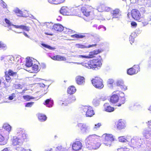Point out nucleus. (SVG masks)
Here are the masks:
<instances>
[{
	"instance_id": "1",
	"label": "nucleus",
	"mask_w": 151,
	"mask_h": 151,
	"mask_svg": "<svg viewBox=\"0 0 151 151\" xmlns=\"http://www.w3.org/2000/svg\"><path fill=\"white\" fill-rule=\"evenodd\" d=\"M99 138V137L95 134L89 136L85 140L86 147L91 150L98 149L101 145L98 142Z\"/></svg>"
},
{
	"instance_id": "2",
	"label": "nucleus",
	"mask_w": 151,
	"mask_h": 151,
	"mask_svg": "<svg viewBox=\"0 0 151 151\" xmlns=\"http://www.w3.org/2000/svg\"><path fill=\"white\" fill-rule=\"evenodd\" d=\"M17 135L19 138L16 137H14L12 140V145L14 146H21L22 144V141L21 139H26L27 137L26 132L21 128H18L16 130Z\"/></svg>"
},
{
	"instance_id": "3",
	"label": "nucleus",
	"mask_w": 151,
	"mask_h": 151,
	"mask_svg": "<svg viewBox=\"0 0 151 151\" xmlns=\"http://www.w3.org/2000/svg\"><path fill=\"white\" fill-rule=\"evenodd\" d=\"M102 61V59L100 57L99 58L93 59L88 63H83L82 65L88 69L97 70L99 69L101 66Z\"/></svg>"
},
{
	"instance_id": "4",
	"label": "nucleus",
	"mask_w": 151,
	"mask_h": 151,
	"mask_svg": "<svg viewBox=\"0 0 151 151\" xmlns=\"http://www.w3.org/2000/svg\"><path fill=\"white\" fill-rule=\"evenodd\" d=\"M143 139H142L139 137H134L132 139L129 140L128 144L132 147L134 148H137L139 149V151H142V148L144 146V143H143Z\"/></svg>"
},
{
	"instance_id": "5",
	"label": "nucleus",
	"mask_w": 151,
	"mask_h": 151,
	"mask_svg": "<svg viewBox=\"0 0 151 151\" xmlns=\"http://www.w3.org/2000/svg\"><path fill=\"white\" fill-rule=\"evenodd\" d=\"M102 137L104 138V144L107 146L110 147L115 140L114 137L111 134H104Z\"/></svg>"
},
{
	"instance_id": "6",
	"label": "nucleus",
	"mask_w": 151,
	"mask_h": 151,
	"mask_svg": "<svg viewBox=\"0 0 151 151\" xmlns=\"http://www.w3.org/2000/svg\"><path fill=\"white\" fill-rule=\"evenodd\" d=\"M78 127L80 129L81 133L84 134L89 133L91 130V127L90 125L84 123H78Z\"/></svg>"
},
{
	"instance_id": "7",
	"label": "nucleus",
	"mask_w": 151,
	"mask_h": 151,
	"mask_svg": "<svg viewBox=\"0 0 151 151\" xmlns=\"http://www.w3.org/2000/svg\"><path fill=\"white\" fill-rule=\"evenodd\" d=\"M60 13L64 15H74L76 14L74 9L69 8L67 6H63L60 10Z\"/></svg>"
},
{
	"instance_id": "8",
	"label": "nucleus",
	"mask_w": 151,
	"mask_h": 151,
	"mask_svg": "<svg viewBox=\"0 0 151 151\" xmlns=\"http://www.w3.org/2000/svg\"><path fill=\"white\" fill-rule=\"evenodd\" d=\"M81 112L85 114L87 117H91L94 114L92 108L86 106L82 107Z\"/></svg>"
},
{
	"instance_id": "9",
	"label": "nucleus",
	"mask_w": 151,
	"mask_h": 151,
	"mask_svg": "<svg viewBox=\"0 0 151 151\" xmlns=\"http://www.w3.org/2000/svg\"><path fill=\"white\" fill-rule=\"evenodd\" d=\"M91 82L93 85L97 88L101 89L104 86L103 84V80L100 78L96 77L93 79Z\"/></svg>"
},
{
	"instance_id": "10",
	"label": "nucleus",
	"mask_w": 151,
	"mask_h": 151,
	"mask_svg": "<svg viewBox=\"0 0 151 151\" xmlns=\"http://www.w3.org/2000/svg\"><path fill=\"white\" fill-rule=\"evenodd\" d=\"M46 25L48 28H52V30L54 32H61L63 31V27L60 24H55L53 25L51 23H46Z\"/></svg>"
},
{
	"instance_id": "11",
	"label": "nucleus",
	"mask_w": 151,
	"mask_h": 151,
	"mask_svg": "<svg viewBox=\"0 0 151 151\" xmlns=\"http://www.w3.org/2000/svg\"><path fill=\"white\" fill-rule=\"evenodd\" d=\"M146 124L148 128L143 131V135L146 139H148L151 137V120L146 122Z\"/></svg>"
},
{
	"instance_id": "12",
	"label": "nucleus",
	"mask_w": 151,
	"mask_h": 151,
	"mask_svg": "<svg viewBox=\"0 0 151 151\" xmlns=\"http://www.w3.org/2000/svg\"><path fill=\"white\" fill-rule=\"evenodd\" d=\"M103 50L101 49H98L96 50H94L89 52L88 55H79L77 56L78 58H93L95 55H97L99 53L101 52Z\"/></svg>"
},
{
	"instance_id": "13",
	"label": "nucleus",
	"mask_w": 151,
	"mask_h": 151,
	"mask_svg": "<svg viewBox=\"0 0 151 151\" xmlns=\"http://www.w3.org/2000/svg\"><path fill=\"white\" fill-rule=\"evenodd\" d=\"M92 9L93 7L91 6L85 5L81 8V10L83 14L87 17L90 15V10H91Z\"/></svg>"
},
{
	"instance_id": "14",
	"label": "nucleus",
	"mask_w": 151,
	"mask_h": 151,
	"mask_svg": "<svg viewBox=\"0 0 151 151\" xmlns=\"http://www.w3.org/2000/svg\"><path fill=\"white\" fill-rule=\"evenodd\" d=\"M139 71V67L138 65H134L132 67L127 70V74L132 75L136 74Z\"/></svg>"
},
{
	"instance_id": "15",
	"label": "nucleus",
	"mask_w": 151,
	"mask_h": 151,
	"mask_svg": "<svg viewBox=\"0 0 151 151\" xmlns=\"http://www.w3.org/2000/svg\"><path fill=\"white\" fill-rule=\"evenodd\" d=\"M131 15L133 19L139 21L142 17L139 12L136 9H133L131 11Z\"/></svg>"
},
{
	"instance_id": "16",
	"label": "nucleus",
	"mask_w": 151,
	"mask_h": 151,
	"mask_svg": "<svg viewBox=\"0 0 151 151\" xmlns=\"http://www.w3.org/2000/svg\"><path fill=\"white\" fill-rule=\"evenodd\" d=\"M72 146L73 150L77 151L81 149L82 145L80 141H76L73 144Z\"/></svg>"
},
{
	"instance_id": "17",
	"label": "nucleus",
	"mask_w": 151,
	"mask_h": 151,
	"mask_svg": "<svg viewBox=\"0 0 151 151\" xmlns=\"http://www.w3.org/2000/svg\"><path fill=\"white\" fill-rule=\"evenodd\" d=\"M111 14L113 17V18H119L121 16V12L119 9H115L111 11Z\"/></svg>"
},
{
	"instance_id": "18",
	"label": "nucleus",
	"mask_w": 151,
	"mask_h": 151,
	"mask_svg": "<svg viewBox=\"0 0 151 151\" xmlns=\"http://www.w3.org/2000/svg\"><path fill=\"white\" fill-rule=\"evenodd\" d=\"M126 123L125 121L122 119H119L117 125V128L119 130L124 129L126 127Z\"/></svg>"
},
{
	"instance_id": "19",
	"label": "nucleus",
	"mask_w": 151,
	"mask_h": 151,
	"mask_svg": "<svg viewBox=\"0 0 151 151\" xmlns=\"http://www.w3.org/2000/svg\"><path fill=\"white\" fill-rule=\"evenodd\" d=\"M25 70L30 73H37L40 70L38 65L35 64L32 65L30 69L28 68Z\"/></svg>"
},
{
	"instance_id": "20",
	"label": "nucleus",
	"mask_w": 151,
	"mask_h": 151,
	"mask_svg": "<svg viewBox=\"0 0 151 151\" xmlns=\"http://www.w3.org/2000/svg\"><path fill=\"white\" fill-rule=\"evenodd\" d=\"M146 142V144L144 143V146L145 147H143L142 148V151H144L145 150H147L149 151H151V139H149Z\"/></svg>"
},
{
	"instance_id": "21",
	"label": "nucleus",
	"mask_w": 151,
	"mask_h": 151,
	"mask_svg": "<svg viewBox=\"0 0 151 151\" xmlns=\"http://www.w3.org/2000/svg\"><path fill=\"white\" fill-rule=\"evenodd\" d=\"M104 110L107 112H111L114 111V108L111 106L109 103H106L103 105Z\"/></svg>"
},
{
	"instance_id": "22",
	"label": "nucleus",
	"mask_w": 151,
	"mask_h": 151,
	"mask_svg": "<svg viewBox=\"0 0 151 151\" xmlns=\"http://www.w3.org/2000/svg\"><path fill=\"white\" fill-rule=\"evenodd\" d=\"M77 83L79 85H82L85 83V78L83 76H77L76 78Z\"/></svg>"
},
{
	"instance_id": "23",
	"label": "nucleus",
	"mask_w": 151,
	"mask_h": 151,
	"mask_svg": "<svg viewBox=\"0 0 151 151\" xmlns=\"http://www.w3.org/2000/svg\"><path fill=\"white\" fill-rule=\"evenodd\" d=\"M75 100V97L73 96H71L64 102V103H63V104L66 106L68 104L73 102Z\"/></svg>"
},
{
	"instance_id": "24",
	"label": "nucleus",
	"mask_w": 151,
	"mask_h": 151,
	"mask_svg": "<svg viewBox=\"0 0 151 151\" xmlns=\"http://www.w3.org/2000/svg\"><path fill=\"white\" fill-rule=\"evenodd\" d=\"M33 64V61L32 59L29 58H27L25 64V65L26 66V69H27L28 68H29V69H30Z\"/></svg>"
},
{
	"instance_id": "25",
	"label": "nucleus",
	"mask_w": 151,
	"mask_h": 151,
	"mask_svg": "<svg viewBox=\"0 0 151 151\" xmlns=\"http://www.w3.org/2000/svg\"><path fill=\"white\" fill-rule=\"evenodd\" d=\"M119 99L118 95L113 94L110 98V101L112 103H115L118 101Z\"/></svg>"
},
{
	"instance_id": "26",
	"label": "nucleus",
	"mask_w": 151,
	"mask_h": 151,
	"mask_svg": "<svg viewBox=\"0 0 151 151\" xmlns=\"http://www.w3.org/2000/svg\"><path fill=\"white\" fill-rule=\"evenodd\" d=\"M96 46V44H93L92 45H88L86 46L79 44H76L75 45V47L83 49L85 48H90Z\"/></svg>"
},
{
	"instance_id": "27",
	"label": "nucleus",
	"mask_w": 151,
	"mask_h": 151,
	"mask_svg": "<svg viewBox=\"0 0 151 151\" xmlns=\"http://www.w3.org/2000/svg\"><path fill=\"white\" fill-rule=\"evenodd\" d=\"M151 0H139L140 4L147 6H149L151 5Z\"/></svg>"
},
{
	"instance_id": "28",
	"label": "nucleus",
	"mask_w": 151,
	"mask_h": 151,
	"mask_svg": "<svg viewBox=\"0 0 151 151\" xmlns=\"http://www.w3.org/2000/svg\"><path fill=\"white\" fill-rule=\"evenodd\" d=\"M130 138L131 137L129 136L127 137L126 138L124 136H121L119 137V140L120 142H127L128 144Z\"/></svg>"
},
{
	"instance_id": "29",
	"label": "nucleus",
	"mask_w": 151,
	"mask_h": 151,
	"mask_svg": "<svg viewBox=\"0 0 151 151\" xmlns=\"http://www.w3.org/2000/svg\"><path fill=\"white\" fill-rule=\"evenodd\" d=\"M15 74V73L12 71L9 70L7 74H6V73H5L6 80V81L8 82H9L11 79L9 76H13Z\"/></svg>"
},
{
	"instance_id": "30",
	"label": "nucleus",
	"mask_w": 151,
	"mask_h": 151,
	"mask_svg": "<svg viewBox=\"0 0 151 151\" xmlns=\"http://www.w3.org/2000/svg\"><path fill=\"white\" fill-rule=\"evenodd\" d=\"M100 100L98 96L94 98L92 101L93 105L95 106H99L100 104Z\"/></svg>"
},
{
	"instance_id": "31",
	"label": "nucleus",
	"mask_w": 151,
	"mask_h": 151,
	"mask_svg": "<svg viewBox=\"0 0 151 151\" xmlns=\"http://www.w3.org/2000/svg\"><path fill=\"white\" fill-rule=\"evenodd\" d=\"M52 59L54 60L58 61H65L66 60L65 58L59 55L54 56L52 58Z\"/></svg>"
},
{
	"instance_id": "32",
	"label": "nucleus",
	"mask_w": 151,
	"mask_h": 151,
	"mask_svg": "<svg viewBox=\"0 0 151 151\" xmlns=\"http://www.w3.org/2000/svg\"><path fill=\"white\" fill-rule=\"evenodd\" d=\"M14 27L16 28L22 29L27 32L29 30V28L28 27L24 25H14Z\"/></svg>"
},
{
	"instance_id": "33",
	"label": "nucleus",
	"mask_w": 151,
	"mask_h": 151,
	"mask_svg": "<svg viewBox=\"0 0 151 151\" xmlns=\"http://www.w3.org/2000/svg\"><path fill=\"white\" fill-rule=\"evenodd\" d=\"M53 104V101L50 99H47L44 103V105L46 106H47L50 107H52Z\"/></svg>"
},
{
	"instance_id": "34",
	"label": "nucleus",
	"mask_w": 151,
	"mask_h": 151,
	"mask_svg": "<svg viewBox=\"0 0 151 151\" xmlns=\"http://www.w3.org/2000/svg\"><path fill=\"white\" fill-rule=\"evenodd\" d=\"M37 116L41 122H44L47 119L46 116L41 114H38Z\"/></svg>"
},
{
	"instance_id": "35",
	"label": "nucleus",
	"mask_w": 151,
	"mask_h": 151,
	"mask_svg": "<svg viewBox=\"0 0 151 151\" xmlns=\"http://www.w3.org/2000/svg\"><path fill=\"white\" fill-rule=\"evenodd\" d=\"M76 91V89L75 87L73 86H70L69 87L68 89V93L69 94H72L75 93Z\"/></svg>"
},
{
	"instance_id": "36",
	"label": "nucleus",
	"mask_w": 151,
	"mask_h": 151,
	"mask_svg": "<svg viewBox=\"0 0 151 151\" xmlns=\"http://www.w3.org/2000/svg\"><path fill=\"white\" fill-rule=\"evenodd\" d=\"M65 0H48L49 3L58 4L63 2Z\"/></svg>"
},
{
	"instance_id": "37",
	"label": "nucleus",
	"mask_w": 151,
	"mask_h": 151,
	"mask_svg": "<svg viewBox=\"0 0 151 151\" xmlns=\"http://www.w3.org/2000/svg\"><path fill=\"white\" fill-rule=\"evenodd\" d=\"M63 31L65 34H70L72 33H74L75 31H74L71 29H67L65 27H63Z\"/></svg>"
},
{
	"instance_id": "38",
	"label": "nucleus",
	"mask_w": 151,
	"mask_h": 151,
	"mask_svg": "<svg viewBox=\"0 0 151 151\" xmlns=\"http://www.w3.org/2000/svg\"><path fill=\"white\" fill-rule=\"evenodd\" d=\"M3 127L7 132H10L11 129V127L7 124H4L3 126Z\"/></svg>"
},
{
	"instance_id": "39",
	"label": "nucleus",
	"mask_w": 151,
	"mask_h": 151,
	"mask_svg": "<svg viewBox=\"0 0 151 151\" xmlns=\"http://www.w3.org/2000/svg\"><path fill=\"white\" fill-rule=\"evenodd\" d=\"M105 5L104 4H100L97 7V10L98 11L100 12H102L104 11Z\"/></svg>"
},
{
	"instance_id": "40",
	"label": "nucleus",
	"mask_w": 151,
	"mask_h": 151,
	"mask_svg": "<svg viewBox=\"0 0 151 151\" xmlns=\"http://www.w3.org/2000/svg\"><path fill=\"white\" fill-rule=\"evenodd\" d=\"M24 99L26 101H29L31 99H35L33 97L29 95L24 96H23Z\"/></svg>"
},
{
	"instance_id": "41",
	"label": "nucleus",
	"mask_w": 151,
	"mask_h": 151,
	"mask_svg": "<svg viewBox=\"0 0 151 151\" xmlns=\"http://www.w3.org/2000/svg\"><path fill=\"white\" fill-rule=\"evenodd\" d=\"M71 37L73 38H81L83 37H84V36L82 35L75 34L73 35H71Z\"/></svg>"
},
{
	"instance_id": "42",
	"label": "nucleus",
	"mask_w": 151,
	"mask_h": 151,
	"mask_svg": "<svg viewBox=\"0 0 151 151\" xmlns=\"http://www.w3.org/2000/svg\"><path fill=\"white\" fill-rule=\"evenodd\" d=\"M8 61L10 63H14V58L13 56H8L7 58Z\"/></svg>"
},
{
	"instance_id": "43",
	"label": "nucleus",
	"mask_w": 151,
	"mask_h": 151,
	"mask_svg": "<svg viewBox=\"0 0 151 151\" xmlns=\"http://www.w3.org/2000/svg\"><path fill=\"white\" fill-rule=\"evenodd\" d=\"M16 150L17 151H31L30 149L26 150L20 146L17 147L16 148Z\"/></svg>"
},
{
	"instance_id": "44",
	"label": "nucleus",
	"mask_w": 151,
	"mask_h": 151,
	"mask_svg": "<svg viewBox=\"0 0 151 151\" xmlns=\"http://www.w3.org/2000/svg\"><path fill=\"white\" fill-rule=\"evenodd\" d=\"M57 151H68L67 149L62 146H58L56 148Z\"/></svg>"
},
{
	"instance_id": "45",
	"label": "nucleus",
	"mask_w": 151,
	"mask_h": 151,
	"mask_svg": "<svg viewBox=\"0 0 151 151\" xmlns=\"http://www.w3.org/2000/svg\"><path fill=\"white\" fill-rule=\"evenodd\" d=\"M14 11L15 13L18 14V16H22L23 15L22 12L18 8L15 9Z\"/></svg>"
},
{
	"instance_id": "46",
	"label": "nucleus",
	"mask_w": 151,
	"mask_h": 151,
	"mask_svg": "<svg viewBox=\"0 0 151 151\" xmlns=\"http://www.w3.org/2000/svg\"><path fill=\"white\" fill-rule=\"evenodd\" d=\"M116 83L117 85L120 87L123 84L124 82L123 80L121 79H119L117 80Z\"/></svg>"
},
{
	"instance_id": "47",
	"label": "nucleus",
	"mask_w": 151,
	"mask_h": 151,
	"mask_svg": "<svg viewBox=\"0 0 151 151\" xmlns=\"http://www.w3.org/2000/svg\"><path fill=\"white\" fill-rule=\"evenodd\" d=\"M101 126V124L100 123H98L97 124H95L93 128V129L94 131H96Z\"/></svg>"
},
{
	"instance_id": "48",
	"label": "nucleus",
	"mask_w": 151,
	"mask_h": 151,
	"mask_svg": "<svg viewBox=\"0 0 151 151\" xmlns=\"http://www.w3.org/2000/svg\"><path fill=\"white\" fill-rule=\"evenodd\" d=\"M4 21L7 24L8 26H14V25L12 24V23L10 22V20L7 18L5 19Z\"/></svg>"
},
{
	"instance_id": "49",
	"label": "nucleus",
	"mask_w": 151,
	"mask_h": 151,
	"mask_svg": "<svg viewBox=\"0 0 151 151\" xmlns=\"http://www.w3.org/2000/svg\"><path fill=\"white\" fill-rule=\"evenodd\" d=\"M42 45L43 46V47H46V48H47L48 49H50V50H54L55 49V48H54V47H51L49 45H46L45 44H42Z\"/></svg>"
},
{
	"instance_id": "50",
	"label": "nucleus",
	"mask_w": 151,
	"mask_h": 151,
	"mask_svg": "<svg viewBox=\"0 0 151 151\" xmlns=\"http://www.w3.org/2000/svg\"><path fill=\"white\" fill-rule=\"evenodd\" d=\"M0 48H1L4 49H6L7 48V47L5 44L3 42L0 41Z\"/></svg>"
},
{
	"instance_id": "51",
	"label": "nucleus",
	"mask_w": 151,
	"mask_h": 151,
	"mask_svg": "<svg viewBox=\"0 0 151 151\" xmlns=\"http://www.w3.org/2000/svg\"><path fill=\"white\" fill-rule=\"evenodd\" d=\"M9 132H6L5 133H4V139H5L6 140H7L9 138Z\"/></svg>"
},
{
	"instance_id": "52",
	"label": "nucleus",
	"mask_w": 151,
	"mask_h": 151,
	"mask_svg": "<svg viewBox=\"0 0 151 151\" xmlns=\"http://www.w3.org/2000/svg\"><path fill=\"white\" fill-rule=\"evenodd\" d=\"M114 82V80L112 79H109L107 82L108 85L109 87H111L112 86V84Z\"/></svg>"
},
{
	"instance_id": "53",
	"label": "nucleus",
	"mask_w": 151,
	"mask_h": 151,
	"mask_svg": "<svg viewBox=\"0 0 151 151\" xmlns=\"http://www.w3.org/2000/svg\"><path fill=\"white\" fill-rule=\"evenodd\" d=\"M125 98L124 97H122L121 99V102L117 105L118 106H120L122 104L125 103Z\"/></svg>"
},
{
	"instance_id": "54",
	"label": "nucleus",
	"mask_w": 151,
	"mask_h": 151,
	"mask_svg": "<svg viewBox=\"0 0 151 151\" xmlns=\"http://www.w3.org/2000/svg\"><path fill=\"white\" fill-rule=\"evenodd\" d=\"M15 87L16 89H22L23 87V86L20 84H16L15 85Z\"/></svg>"
},
{
	"instance_id": "55",
	"label": "nucleus",
	"mask_w": 151,
	"mask_h": 151,
	"mask_svg": "<svg viewBox=\"0 0 151 151\" xmlns=\"http://www.w3.org/2000/svg\"><path fill=\"white\" fill-rule=\"evenodd\" d=\"M33 102H28L25 105V106L27 107H31L33 104Z\"/></svg>"
},
{
	"instance_id": "56",
	"label": "nucleus",
	"mask_w": 151,
	"mask_h": 151,
	"mask_svg": "<svg viewBox=\"0 0 151 151\" xmlns=\"http://www.w3.org/2000/svg\"><path fill=\"white\" fill-rule=\"evenodd\" d=\"M99 100H100V101H104L106 100V97L104 96H101L100 97H99Z\"/></svg>"
},
{
	"instance_id": "57",
	"label": "nucleus",
	"mask_w": 151,
	"mask_h": 151,
	"mask_svg": "<svg viewBox=\"0 0 151 151\" xmlns=\"http://www.w3.org/2000/svg\"><path fill=\"white\" fill-rule=\"evenodd\" d=\"M121 89L122 90H125L127 89V87L124 84V83L120 87Z\"/></svg>"
},
{
	"instance_id": "58",
	"label": "nucleus",
	"mask_w": 151,
	"mask_h": 151,
	"mask_svg": "<svg viewBox=\"0 0 151 151\" xmlns=\"http://www.w3.org/2000/svg\"><path fill=\"white\" fill-rule=\"evenodd\" d=\"M15 97L14 94H13L11 96L9 97L8 99L10 100H13Z\"/></svg>"
},
{
	"instance_id": "59",
	"label": "nucleus",
	"mask_w": 151,
	"mask_h": 151,
	"mask_svg": "<svg viewBox=\"0 0 151 151\" xmlns=\"http://www.w3.org/2000/svg\"><path fill=\"white\" fill-rule=\"evenodd\" d=\"M131 25L132 27L135 28L137 26V24L136 22H132L131 23Z\"/></svg>"
},
{
	"instance_id": "60",
	"label": "nucleus",
	"mask_w": 151,
	"mask_h": 151,
	"mask_svg": "<svg viewBox=\"0 0 151 151\" xmlns=\"http://www.w3.org/2000/svg\"><path fill=\"white\" fill-rule=\"evenodd\" d=\"M111 10V8L108 7L106 6H105L104 11L109 12Z\"/></svg>"
},
{
	"instance_id": "61",
	"label": "nucleus",
	"mask_w": 151,
	"mask_h": 151,
	"mask_svg": "<svg viewBox=\"0 0 151 151\" xmlns=\"http://www.w3.org/2000/svg\"><path fill=\"white\" fill-rule=\"evenodd\" d=\"M1 4L2 5V6H3V7L4 8H5L6 7V4L4 2L2 1L1 3Z\"/></svg>"
},
{
	"instance_id": "62",
	"label": "nucleus",
	"mask_w": 151,
	"mask_h": 151,
	"mask_svg": "<svg viewBox=\"0 0 151 151\" xmlns=\"http://www.w3.org/2000/svg\"><path fill=\"white\" fill-rule=\"evenodd\" d=\"M4 140V136H2L0 134V142L3 141Z\"/></svg>"
},
{
	"instance_id": "63",
	"label": "nucleus",
	"mask_w": 151,
	"mask_h": 151,
	"mask_svg": "<svg viewBox=\"0 0 151 151\" xmlns=\"http://www.w3.org/2000/svg\"><path fill=\"white\" fill-rule=\"evenodd\" d=\"M101 28H103L104 29V31H105L106 29V28L105 27H104L102 25L99 26L98 27V29H99Z\"/></svg>"
},
{
	"instance_id": "64",
	"label": "nucleus",
	"mask_w": 151,
	"mask_h": 151,
	"mask_svg": "<svg viewBox=\"0 0 151 151\" xmlns=\"http://www.w3.org/2000/svg\"><path fill=\"white\" fill-rule=\"evenodd\" d=\"M124 147H122L117 149V151H124Z\"/></svg>"
}]
</instances>
